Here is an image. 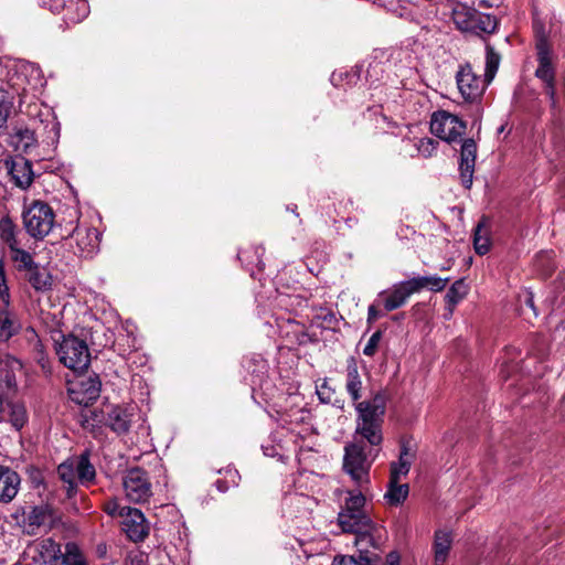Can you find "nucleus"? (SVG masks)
Segmentation results:
<instances>
[{"label":"nucleus","instance_id":"obj_11","mask_svg":"<svg viewBox=\"0 0 565 565\" xmlns=\"http://www.w3.org/2000/svg\"><path fill=\"white\" fill-rule=\"evenodd\" d=\"M119 516L122 520V530L127 536L134 542H140L148 535V525L140 510L130 507H124Z\"/></svg>","mask_w":565,"mask_h":565},{"label":"nucleus","instance_id":"obj_28","mask_svg":"<svg viewBox=\"0 0 565 565\" xmlns=\"http://www.w3.org/2000/svg\"><path fill=\"white\" fill-rule=\"evenodd\" d=\"M472 25L473 29L471 32L480 31L491 34L495 31L498 22L495 17L476 10V12L472 13Z\"/></svg>","mask_w":565,"mask_h":565},{"label":"nucleus","instance_id":"obj_22","mask_svg":"<svg viewBox=\"0 0 565 565\" xmlns=\"http://www.w3.org/2000/svg\"><path fill=\"white\" fill-rule=\"evenodd\" d=\"M26 273L28 281L36 291L44 292L52 288L53 278L46 268L35 264Z\"/></svg>","mask_w":565,"mask_h":565},{"label":"nucleus","instance_id":"obj_3","mask_svg":"<svg viewBox=\"0 0 565 565\" xmlns=\"http://www.w3.org/2000/svg\"><path fill=\"white\" fill-rule=\"evenodd\" d=\"M365 441L353 435V440L344 447L343 469L359 487L370 482V469L377 455L375 446L367 448Z\"/></svg>","mask_w":565,"mask_h":565},{"label":"nucleus","instance_id":"obj_35","mask_svg":"<svg viewBox=\"0 0 565 565\" xmlns=\"http://www.w3.org/2000/svg\"><path fill=\"white\" fill-rule=\"evenodd\" d=\"M500 64V55L494 52L493 47L490 45L487 46L486 54V70H484V78L487 83H491L494 78Z\"/></svg>","mask_w":565,"mask_h":565},{"label":"nucleus","instance_id":"obj_26","mask_svg":"<svg viewBox=\"0 0 565 565\" xmlns=\"http://www.w3.org/2000/svg\"><path fill=\"white\" fill-rule=\"evenodd\" d=\"M412 460L413 455L409 452L408 447L403 445L398 461L391 463L390 479L395 482L396 480L399 481L402 477H405L409 472Z\"/></svg>","mask_w":565,"mask_h":565},{"label":"nucleus","instance_id":"obj_17","mask_svg":"<svg viewBox=\"0 0 565 565\" xmlns=\"http://www.w3.org/2000/svg\"><path fill=\"white\" fill-rule=\"evenodd\" d=\"M131 424V414L121 406H111L106 414L105 425L114 433L121 435L129 431Z\"/></svg>","mask_w":565,"mask_h":565},{"label":"nucleus","instance_id":"obj_24","mask_svg":"<svg viewBox=\"0 0 565 565\" xmlns=\"http://www.w3.org/2000/svg\"><path fill=\"white\" fill-rule=\"evenodd\" d=\"M468 287L462 279L456 280L448 289L445 300L447 313L445 317L448 319L452 316L455 307L467 296Z\"/></svg>","mask_w":565,"mask_h":565},{"label":"nucleus","instance_id":"obj_37","mask_svg":"<svg viewBox=\"0 0 565 565\" xmlns=\"http://www.w3.org/2000/svg\"><path fill=\"white\" fill-rule=\"evenodd\" d=\"M63 564L64 565H86L84 556L79 550V547L73 543L68 542L65 545L63 553Z\"/></svg>","mask_w":565,"mask_h":565},{"label":"nucleus","instance_id":"obj_36","mask_svg":"<svg viewBox=\"0 0 565 565\" xmlns=\"http://www.w3.org/2000/svg\"><path fill=\"white\" fill-rule=\"evenodd\" d=\"M68 20L74 23L81 22L84 18L87 17L89 12V6L86 0H76L71 2L68 7H66Z\"/></svg>","mask_w":565,"mask_h":565},{"label":"nucleus","instance_id":"obj_40","mask_svg":"<svg viewBox=\"0 0 565 565\" xmlns=\"http://www.w3.org/2000/svg\"><path fill=\"white\" fill-rule=\"evenodd\" d=\"M12 104L11 95L4 89H0V129L8 120Z\"/></svg>","mask_w":565,"mask_h":565},{"label":"nucleus","instance_id":"obj_14","mask_svg":"<svg viewBox=\"0 0 565 565\" xmlns=\"http://www.w3.org/2000/svg\"><path fill=\"white\" fill-rule=\"evenodd\" d=\"M413 294L416 292L408 279L393 285L390 291H382L379 296L384 298L385 310L393 311L404 306Z\"/></svg>","mask_w":565,"mask_h":565},{"label":"nucleus","instance_id":"obj_21","mask_svg":"<svg viewBox=\"0 0 565 565\" xmlns=\"http://www.w3.org/2000/svg\"><path fill=\"white\" fill-rule=\"evenodd\" d=\"M57 473L60 479L65 483V490L67 498H72L77 488V472H76V463H74L73 459H68L62 462L57 467Z\"/></svg>","mask_w":565,"mask_h":565},{"label":"nucleus","instance_id":"obj_49","mask_svg":"<svg viewBox=\"0 0 565 565\" xmlns=\"http://www.w3.org/2000/svg\"><path fill=\"white\" fill-rule=\"evenodd\" d=\"M524 302L532 309H534V300H533V296L532 294L527 292L525 295V299H524Z\"/></svg>","mask_w":565,"mask_h":565},{"label":"nucleus","instance_id":"obj_34","mask_svg":"<svg viewBox=\"0 0 565 565\" xmlns=\"http://www.w3.org/2000/svg\"><path fill=\"white\" fill-rule=\"evenodd\" d=\"M0 237L8 247L19 243L17 239V225L9 216L0 220Z\"/></svg>","mask_w":565,"mask_h":565},{"label":"nucleus","instance_id":"obj_48","mask_svg":"<svg viewBox=\"0 0 565 565\" xmlns=\"http://www.w3.org/2000/svg\"><path fill=\"white\" fill-rule=\"evenodd\" d=\"M326 390H329V386H328V382L327 380L323 381V383L319 386L317 393L319 395V398L322 401V402H326L327 399L323 397L324 395V391Z\"/></svg>","mask_w":565,"mask_h":565},{"label":"nucleus","instance_id":"obj_8","mask_svg":"<svg viewBox=\"0 0 565 565\" xmlns=\"http://www.w3.org/2000/svg\"><path fill=\"white\" fill-rule=\"evenodd\" d=\"M456 83L461 97L469 104L478 103L489 84L484 77L481 78L473 72L470 64L459 66L456 73Z\"/></svg>","mask_w":565,"mask_h":565},{"label":"nucleus","instance_id":"obj_1","mask_svg":"<svg viewBox=\"0 0 565 565\" xmlns=\"http://www.w3.org/2000/svg\"><path fill=\"white\" fill-rule=\"evenodd\" d=\"M365 504L366 499L361 492H349L344 507L338 514V524L343 532L355 535V546L374 547L373 533L376 525L366 511Z\"/></svg>","mask_w":565,"mask_h":565},{"label":"nucleus","instance_id":"obj_7","mask_svg":"<svg viewBox=\"0 0 565 565\" xmlns=\"http://www.w3.org/2000/svg\"><path fill=\"white\" fill-rule=\"evenodd\" d=\"M430 131L441 140L454 142L466 132V122L449 111L437 110L430 118Z\"/></svg>","mask_w":565,"mask_h":565},{"label":"nucleus","instance_id":"obj_20","mask_svg":"<svg viewBox=\"0 0 565 565\" xmlns=\"http://www.w3.org/2000/svg\"><path fill=\"white\" fill-rule=\"evenodd\" d=\"M21 330L17 315L8 308L0 309V341L6 342Z\"/></svg>","mask_w":565,"mask_h":565},{"label":"nucleus","instance_id":"obj_19","mask_svg":"<svg viewBox=\"0 0 565 565\" xmlns=\"http://www.w3.org/2000/svg\"><path fill=\"white\" fill-rule=\"evenodd\" d=\"M10 173L14 183L21 189L29 188L33 182L32 163L24 158L13 161Z\"/></svg>","mask_w":565,"mask_h":565},{"label":"nucleus","instance_id":"obj_31","mask_svg":"<svg viewBox=\"0 0 565 565\" xmlns=\"http://www.w3.org/2000/svg\"><path fill=\"white\" fill-rule=\"evenodd\" d=\"M9 249L11 259L15 264L18 270L28 271L35 265L32 255L29 252L20 248L19 243L10 246Z\"/></svg>","mask_w":565,"mask_h":565},{"label":"nucleus","instance_id":"obj_10","mask_svg":"<svg viewBox=\"0 0 565 565\" xmlns=\"http://www.w3.org/2000/svg\"><path fill=\"white\" fill-rule=\"evenodd\" d=\"M67 393L71 401L87 406L99 397L100 381L97 375L76 376L68 381Z\"/></svg>","mask_w":565,"mask_h":565},{"label":"nucleus","instance_id":"obj_46","mask_svg":"<svg viewBox=\"0 0 565 565\" xmlns=\"http://www.w3.org/2000/svg\"><path fill=\"white\" fill-rule=\"evenodd\" d=\"M124 507H120L119 505V502L117 499H109L108 501L105 502L104 504V511L108 514V515H119V512L120 510L122 509Z\"/></svg>","mask_w":565,"mask_h":565},{"label":"nucleus","instance_id":"obj_16","mask_svg":"<svg viewBox=\"0 0 565 565\" xmlns=\"http://www.w3.org/2000/svg\"><path fill=\"white\" fill-rule=\"evenodd\" d=\"M363 382L359 371L356 360L351 356L347 360L345 369V391L353 402L362 397Z\"/></svg>","mask_w":565,"mask_h":565},{"label":"nucleus","instance_id":"obj_2","mask_svg":"<svg viewBox=\"0 0 565 565\" xmlns=\"http://www.w3.org/2000/svg\"><path fill=\"white\" fill-rule=\"evenodd\" d=\"M385 409L386 396L383 392H377L371 399L358 402L353 435L365 439L369 446H380L383 441L382 423Z\"/></svg>","mask_w":565,"mask_h":565},{"label":"nucleus","instance_id":"obj_29","mask_svg":"<svg viewBox=\"0 0 565 565\" xmlns=\"http://www.w3.org/2000/svg\"><path fill=\"white\" fill-rule=\"evenodd\" d=\"M408 491V484H401L398 480L393 482V480L390 479L388 489L384 497L391 505H398L406 500Z\"/></svg>","mask_w":565,"mask_h":565},{"label":"nucleus","instance_id":"obj_45","mask_svg":"<svg viewBox=\"0 0 565 565\" xmlns=\"http://www.w3.org/2000/svg\"><path fill=\"white\" fill-rule=\"evenodd\" d=\"M2 382H4V387L9 391L14 390L17 386L15 375L8 370L1 372L0 388L3 387Z\"/></svg>","mask_w":565,"mask_h":565},{"label":"nucleus","instance_id":"obj_32","mask_svg":"<svg viewBox=\"0 0 565 565\" xmlns=\"http://www.w3.org/2000/svg\"><path fill=\"white\" fill-rule=\"evenodd\" d=\"M489 232L483 222H480L473 232V246L479 255H484L490 250Z\"/></svg>","mask_w":565,"mask_h":565},{"label":"nucleus","instance_id":"obj_44","mask_svg":"<svg viewBox=\"0 0 565 565\" xmlns=\"http://www.w3.org/2000/svg\"><path fill=\"white\" fill-rule=\"evenodd\" d=\"M0 298L6 306L9 305L10 292L7 285L6 270L2 262H0Z\"/></svg>","mask_w":565,"mask_h":565},{"label":"nucleus","instance_id":"obj_6","mask_svg":"<svg viewBox=\"0 0 565 565\" xmlns=\"http://www.w3.org/2000/svg\"><path fill=\"white\" fill-rule=\"evenodd\" d=\"M60 361L74 372L86 370L90 362V353L86 342L74 335L63 337L56 347Z\"/></svg>","mask_w":565,"mask_h":565},{"label":"nucleus","instance_id":"obj_30","mask_svg":"<svg viewBox=\"0 0 565 565\" xmlns=\"http://www.w3.org/2000/svg\"><path fill=\"white\" fill-rule=\"evenodd\" d=\"M73 460L74 463H76V472L79 482H90L95 479V468L89 462L88 454H82L79 457L74 458Z\"/></svg>","mask_w":565,"mask_h":565},{"label":"nucleus","instance_id":"obj_41","mask_svg":"<svg viewBox=\"0 0 565 565\" xmlns=\"http://www.w3.org/2000/svg\"><path fill=\"white\" fill-rule=\"evenodd\" d=\"M47 519L46 510L43 507H34L26 516L28 525L39 527Z\"/></svg>","mask_w":565,"mask_h":565},{"label":"nucleus","instance_id":"obj_12","mask_svg":"<svg viewBox=\"0 0 565 565\" xmlns=\"http://www.w3.org/2000/svg\"><path fill=\"white\" fill-rule=\"evenodd\" d=\"M477 157V143L473 139H466L461 145L460 152V178L462 185L470 189L472 184V177L475 172V163Z\"/></svg>","mask_w":565,"mask_h":565},{"label":"nucleus","instance_id":"obj_47","mask_svg":"<svg viewBox=\"0 0 565 565\" xmlns=\"http://www.w3.org/2000/svg\"><path fill=\"white\" fill-rule=\"evenodd\" d=\"M380 317V312L375 305H371L367 309V322H374Z\"/></svg>","mask_w":565,"mask_h":565},{"label":"nucleus","instance_id":"obj_25","mask_svg":"<svg viewBox=\"0 0 565 565\" xmlns=\"http://www.w3.org/2000/svg\"><path fill=\"white\" fill-rule=\"evenodd\" d=\"M409 281L415 292H419L423 289H429L438 292L445 289L449 278H440L438 276H419L411 278Z\"/></svg>","mask_w":565,"mask_h":565},{"label":"nucleus","instance_id":"obj_39","mask_svg":"<svg viewBox=\"0 0 565 565\" xmlns=\"http://www.w3.org/2000/svg\"><path fill=\"white\" fill-rule=\"evenodd\" d=\"M10 423L12 426L20 430L28 422L26 408L23 404H12L10 406Z\"/></svg>","mask_w":565,"mask_h":565},{"label":"nucleus","instance_id":"obj_43","mask_svg":"<svg viewBox=\"0 0 565 565\" xmlns=\"http://www.w3.org/2000/svg\"><path fill=\"white\" fill-rule=\"evenodd\" d=\"M381 339H382V332L381 331L374 332L370 337L366 345L364 347L363 354L366 356H373L377 351L379 343H380Z\"/></svg>","mask_w":565,"mask_h":565},{"label":"nucleus","instance_id":"obj_13","mask_svg":"<svg viewBox=\"0 0 565 565\" xmlns=\"http://www.w3.org/2000/svg\"><path fill=\"white\" fill-rule=\"evenodd\" d=\"M72 237L75 239V254L82 257H90L99 247V233L93 227H76Z\"/></svg>","mask_w":565,"mask_h":565},{"label":"nucleus","instance_id":"obj_4","mask_svg":"<svg viewBox=\"0 0 565 565\" xmlns=\"http://www.w3.org/2000/svg\"><path fill=\"white\" fill-rule=\"evenodd\" d=\"M535 49L537 60L535 77L544 84V92L550 98L551 106L555 107L557 103L555 89V66L552 57V50L543 28L536 30Z\"/></svg>","mask_w":565,"mask_h":565},{"label":"nucleus","instance_id":"obj_27","mask_svg":"<svg viewBox=\"0 0 565 565\" xmlns=\"http://www.w3.org/2000/svg\"><path fill=\"white\" fill-rule=\"evenodd\" d=\"M36 139L34 132L29 128H20L10 135V145L17 151L28 152L30 148L34 147Z\"/></svg>","mask_w":565,"mask_h":565},{"label":"nucleus","instance_id":"obj_18","mask_svg":"<svg viewBox=\"0 0 565 565\" xmlns=\"http://www.w3.org/2000/svg\"><path fill=\"white\" fill-rule=\"evenodd\" d=\"M452 546V535L445 530H437L434 534L433 554L434 565H446Z\"/></svg>","mask_w":565,"mask_h":565},{"label":"nucleus","instance_id":"obj_33","mask_svg":"<svg viewBox=\"0 0 565 565\" xmlns=\"http://www.w3.org/2000/svg\"><path fill=\"white\" fill-rule=\"evenodd\" d=\"M476 12L475 9L470 8H459L454 10L452 19L457 28L465 32H471L473 29L472 25V13Z\"/></svg>","mask_w":565,"mask_h":565},{"label":"nucleus","instance_id":"obj_42","mask_svg":"<svg viewBox=\"0 0 565 565\" xmlns=\"http://www.w3.org/2000/svg\"><path fill=\"white\" fill-rule=\"evenodd\" d=\"M438 141L431 138H422L416 142V148L419 154L425 158L433 156L437 149Z\"/></svg>","mask_w":565,"mask_h":565},{"label":"nucleus","instance_id":"obj_9","mask_svg":"<svg viewBox=\"0 0 565 565\" xmlns=\"http://www.w3.org/2000/svg\"><path fill=\"white\" fill-rule=\"evenodd\" d=\"M126 497L134 503H143L152 495L148 475L141 468L129 469L122 478Z\"/></svg>","mask_w":565,"mask_h":565},{"label":"nucleus","instance_id":"obj_15","mask_svg":"<svg viewBox=\"0 0 565 565\" xmlns=\"http://www.w3.org/2000/svg\"><path fill=\"white\" fill-rule=\"evenodd\" d=\"M20 476L8 467L0 466V502H11L20 487Z\"/></svg>","mask_w":565,"mask_h":565},{"label":"nucleus","instance_id":"obj_23","mask_svg":"<svg viewBox=\"0 0 565 565\" xmlns=\"http://www.w3.org/2000/svg\"><path fill=\"white\" fill-rule=\"evenodd\" d=\"M359 555L355 556H338L331 565H374L379 561V554L369 551L367 547L356 546Z\"/></svg>","mask_w":565,"mask_h":565},{"label":"nucleus","instance_id":"obj_38","mask_svg":"<svg viewBox=\"0 0 565 565\" xmlns=\"http://www.w3.org/2000/svg\"><path fill=\"white\" fill-rule=\"evenodd\" d=\"M239 479H241V477H239V473L237 470L232 469V468H226L224 470V478L217 479L215 481V487L220 492L224 493V492L228 491L230 488L237 487Z\"/></svg>","mask_w":565,"mask_h":565},{"label":"nucleus","instance_id":"obj_5","mask_svg":"<svg viewBox=\"0 0 565 565\" xmlns=\"http://www.w3.org/2000/svg\"><path fill=\"white\" fill-rule=\"evenodd\" d=\"M54 218L52 207L42 201H34L22 212L23 226L34 239H43L50 234L54 226Z\"/></svg>","mask_w":565,"mask_h":565}]
</instances>
